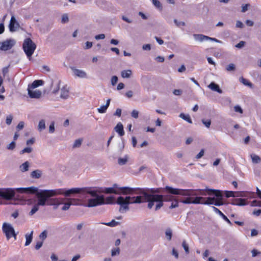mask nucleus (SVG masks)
Masks as SVG:
<instances>
[{
    "instance_id": "obj_1",
    "label": "nucleus",
    "mask_w": 261,
    "mask_h": 261,
    "mask_svg": "<svg viewBox=\"0 0 261 261\" xmlns=\"http://www.w3.org/2000/svg\"><path fill=\"white\" fill-rule=\"evenodd\" d=\"M106 193H114L119 194L122 193L124 195L137 194L139 195L136 197L126 196L124 198L120 196L117 198V203L120 205L119 212L123 213L129 209L128 204L132 203H140L148 202V207L151 208L156 202L155 210H159L163 205V196L162 195L155 194L158 192V189L140 188H129L126 187H119L116 184H114L113 187L105 188L101 191Z\"/></svg>"
},
{
    "instance_id": "obj_2",
    "label": "nucleus",
    "mask_w": 261,
    "mask_h": 261,
    "mask_svg": "<svg viewBox=\"0 0 261 261\" xmlns=\"http://www.w3.org/2000/svg\"><path fill=\"white\" fill-rule=\"evenodd\" d=\"M20 193H30L36 194L38 198V202L33 205L29 214L34 215L39 210V206H44L45 205H51L56 204H59V200L56 199L50 198V197L55 196L57 194L61 193L62 190H41L38 191V188L34 187L28 188H20L16 189Z\"/></svg>"
},
{
    "instance_id": "obj_3",
    "label": "nucleus",
    "mask_w": 261,
    "mask_h": 261,
    "mask_svg": "<svg viewBox=\"0 0 261 261\" xmlns=\"http://www.w3.org/2000/svg\"><path fill=\"white\" fill-rule=\"evenodd\" d=\"M58 190H62L61 193L57 194V195L64 194L65 196H69L72 194L80 193L82 195L89 194L91 196L96 195V192L93 190L92 187H84V188H74L66 190L65 189H59Z\"/></svg>"
},
{
    "instance_id": "obj_4",
    "label": "nucleus",
    "mask_w": 261,
    "mask_h": 261,
    "mask_svg": "<svg viewBox=\"0 0 261 261\" xmlns=\"http://www.w3.org/2000/svg\"><path fill=\"white\" fill-rule=\"evenodd\" d=\"M165 189L169 193L182 196H197L204 195L201 190L181 189L166 186Z\"/></svg>"
},
{
    "instance_id": "obj_5",
    "label": "nucleus",
    "mask_w": 261,
    "mask_h": 261,
    "mask_svg": "<svg viewBox=\"0 0 261 261\" xmlns=\"http://www.w3.org/2000/svg\"><path fill=\"white\" fill-rule=\"evenodd\" d=\"M22 48L27 57L30 59L36 48V45L30 38L24 39Z\"/></svg>"
},
{
    "instance_id": "obj_6",
    "label": "nucleus",
    "mask_w": 261,
    "mask_h": 261,
    "mask_svg": "<svg viewBox=\"0 0 261 261\" xmlns=\"http://www.w3.org/2000/svg\"><path fill=\"white\" fill-rule=\"evenodd\" d=\"M208 192V194L211 195L213 193L216 197L215 198V201H214L213 204L216 206H220L224 204V202L223 201V194L222 191L218 190H213V189H207Z\"/></svg>"
},
{
    "instance_id": "obj_7",
    "label": "nucleus",
    "mask_w": 261,
    "mask_h": 261,
    "mask_svg": "<svg viewBox=\"0 0 261 261\" xmlns=\"http://www.w3.org/2000/svg\"><path fill=\"white\" fill-rule=\"evenodd\" d=\"M93 190L96 192V195L92 196L93 197H95V198L89 199L88 201L87 206L88 207H93L97 205H101L105 203L104 198L103 196L101 195H98L97 193L98 192H100L99 191H97L94 189Z\"/></svg>"
},
{
    "instance_id": "obj_8",
    "label": "nucleus",
    "mask_w": 261,
    "mask_h": 261,
    "mask_svg": "<svg viewBox=\"0 0 261 261\" xmlns=\"http://www.w3.org/2000/svg\"><path fill=\"white\" fill-rule=\"evenodd\" d=\"M2 230L3 232L5 234L7 240H9L12 237H13L15 240L16 239V234L11 224L4 223L2 226Z\"/></svg>"
},
{
    "instance_id": "obj_9",
    "label": "nucleus",
    "mask_w": 261,
    "mask_h": 261,
    "mask_svg": "<svg viewBox=\"0 0 261 261\" xmlns=\"http://www.w3.org/2000/svg\"><path fill=\"white\" fill-rule=\"evenodd\" d=\"M15 195L14 190L11 188L1 189L0 188V197L6 199H12Z\"/></svg>"
},
{
    "instance_id": "obj_10",
    "label": "nucleus",
    "mask_w": 261,
    "mask_h": 261,
    "mask_svg": "<svg viewBox=\"0 0 261 261\" xmlns=\"http://www.w3.org/2000/svg\"><path fill=\"white\" fill-rule=\"evenodd\" d=\"M15 44V41L14 39H7L4 41L0 42V50L6 51L11 49Z\"/></svg>"
},
{
    "instance_id": "obj_11",
    "label": "nucleus",
    "mask_w": 261,
    "mask_h": 261,
    "mask_svg": "<svg viewBox=\"0 0 261 261\" xmlns=\"http://www.w3.org/2000/svg\"><path fill=\"white\" fill-rule=\"evenodd\" d=\"M129 166L127 168L128 172L133 174H137L146 168L144 166L141 164H128Z\"/></svg>"
},
{
    "instance_id": "obj_12",
    "label": "nucleus",
    "mask_w": 261,
    "mask_h": 261,
    "mask_svg": "<svg viewBox=\"0 0 261 261\" xmlns=\"http://www.w3.org/2000/svg\"><path fill=\"white\" fill-rule=\"evenodd\" d=\"M193 37L195 40L199 41L200 42H202L204 40L205 41H213L216 42L220 43L221 41L218 40L215 38H211L210 37L202 35V34H194Z\"/></svg>"
},
{
    "instance_id": "obj_13",
    "label": "nucleus",
    "mask_w": 261,
    "mask_h": 261,
    "mask_svg": "<svg viewBox=\"0 0 261 261\" xmlns=\"http://www.w3.org/2000/svg\"><path fill=\"white\" fill-rule=\"evenodd\" d=\"M20 27L19 23L14 16H12L9 24V30L11 32L16 31Z\"/></svg>"
},
{
    "instance_id": "obj_14",
    "label": "nucleus",
    "mask_w": 261,
    "mask_h": 261,
    "mask_svg": "<svg viewBox=\"0 0 261 261\" xmlns=\"http://www.w3.org/2000/svg\"><path fill=\"white\" fill-rule=\"evenodd\" d=\"M71 70L74 73V74L76 76H78L80 78H86L87 77V73L85 71L82 70H80L75 68V67H71Z\"/></svg>"
},
{
    "instance_id": "obj_15",
    "label": "nucleus",
    "mask_w": 261,
    "mask_h": 261,
    "mask_svg": "<svg viewBox=\"0 0 261 261\" xmlns=\"http://www.w3.org/2000/svg\"><path fill=\"white\" fill-rule=\"evenodd\" d=\"M30 88H28V94L31 98H38L41 95V92L39 90H32L30 89Z\"/></svg>"
},
{
    "instance_id": "obj_16",
    "label": "nucleus",
    "mask_w": 261,
    "mask_h": 261,
    "mask_svg": "<svg viewBox=\"0 0 261 261\" xmlns=\"http://www.w3.org/2000/svg\"><path fill=\"white\" fill-rule=\"evenodd\" d=\"M212 208L214 212H215L216 213L220 215L223 218V219L226 222H227L229 225H232V223L228 219V218L223 213H222L221 211H220L218 208L214 206H212Z\"/></svg>"
},
{
    "instance_id": "obj_17",
    "label": "nucleus",
    "mask_w": 261,
    "mask_h": 261,
    "mask_svg": "<svg viewBox=\"0 0 261 261\" xmlns=\"http://www.w3.org/2000/svg\"><path fill=\"white\" fill-rule=\"evenodd\" d=\"M231 203L233 205L243 206L247 204L246 200L242 198L234 199Z\"/></svg>"
},
{
    "instance_id": "obj_18",
    "label": "nucleus",
    "mask_w": 261,
    "mask_h": 261,
    "mask_svg": "<svg viewBox=\"0 0 261 261\" xmlns=\"http://www.w3.org/2000/svg\"><path fill=\"white\" fill-rule=\"evenodd\" d=\"M115 130L118 133L120 136H123L124 135V131L123 129V126L121 122L117 123L114 128Z\"/></svg>"
},
{
    "instance_id": "obj_19",
    "label": "nucleus",
    "mask_w": 261,
    "mask_h": 261,
    "mask_svg": "<svg viewBox=\"0 0 261 261\" xmlns=\"http://www.w3.org/2000/svg\"><path fill=\"white\" fill-rule=\"evenodd\" d=\"M69 96V88L67 87V85L64 86L61 89V92L60 97L63 99H67Z\"/></svg>"
},
{
    "instance_id": "obj_20",
    "label": "nucleus",
    "mask_w": 261,
    "mask_h": 261,
    "mask_svg": "<svg viewBox=\"0 0 261 261\" xmlns=\"http://www.w3.org/2000/svg\"><path fill=\"white\" fill-rule=\"evenodd\" d=\"M208 87L211 88L212 90L214 91H217L219 93H222V90L220 88L218 85L215 84L214 82L211 83L209 86Z\"/></svg>"
},
{
    "instance_id": "obj_21",
    "label": "nucleus",
    "mask_w": 261,
    "mask_h": 261,
    "mask_svg": "<svg viewBox=\"0 0 261 261\" xmlns=\"http://www.w3.org/2000/svg\"><path fill=\"white\" fill-rule=\"evenodd\" d=\"M44 82L42 80H38L34 81L29 87L32 89L36 88L43 84Z\"/></svg>"
},
{
    "instance_id": "obj_22",
    "label": "nucleus",
    "mask_w": 261,
    "mask_h": 261,
    "mask_svg": "<svg viewBox=\"0 0 261 261\" xmlns=\"http://www.w3.org/2000/svg\"><path fill=\"white\" fill-rule=\"evenodd\" d=\"M33 231H32L30 233H27L25 235L26 241L25 243V246H27L29 245L32 242V239H33Z\"/></svg>"
},
{
    "instance_id": "obj_23",
    "label": "nucleus",
    "mask_w": 261,
    "mask_h": 261,
    "mask_svg": "<svg viewBox=\"0 0 261 261\" xmlns=\"http://www.w3.org/2000/svg\"><path fill=\"white\" fill-rule=\"evenodd\" d=\"M239 81L241 83H242L243 84H244L245 86H247L250 88H253V84L249 82L248 80L245 79L243 76L240 77Z\"/></svg>"
},
{
    "instance_id": "obj_24",
    "label": "nucleus",
    "mask_w": 261,
    "mask_h": 261,
    "mask_svg": "<svg viewBox=\"0 0 261 261\" xmlns=\"http://www.w3.org/2000/svg\"><path fill=\"white\" fill-rule=\"evenodd\" d=\"M249 193L247 192H234V197H248L249 196Z\"/></svg>"
},
{
    "instance_id": "obj_25",
    "label": "nucleus",
    "mask_w": 261,
    "mask_h": 261,
    "mask_svg": "<svg viewBox=\"0 0 261 261\" xmlns=\"http://www.w3.org/2000/svg\"><path fill=\"white\" fill-rule=\"evenodd\" d=\"M132 74L131 70H124L121 71V75L123 78H129Z\"/></svg>"
},
{
    "instance_id": "obj_26",
    "label": "nucleus",
    "mask_w": 261,
    "mask_h": 261,
    "mask_svg": "<svg viewBox=\"0 0 261 261\" xmlns=\"http://www.w3.org/2000/svg\"><path fill=\"white\" fill-rule=\"evenodd\" d=\"M204 200V198L202 197H193L192 203L193 204H202Z\"/></svg>"
},
{
    "instance_id": "obj_27",
    "label": "nucleus",
    "mask_w": 261,
    "mask_h": 261,
    "mask_svg": "<svg viewBox=\"0 0 261 261\" xmlns=\"http://www.w3.org/2000/svg\"><path fill=\"white\" fill-rule=\"evenodd\" d=\"M215 201V197H207L206 199L204 198V200L202 202V204H213Z\"/></svg>"
},
{
    "instance_id": "obj_28",
    "label": "nucleus",
    "mask_w": 261,
    "mask_h": 261,
    "mask_svg": "<svg viewBox=\"0 0 261 261\" xmlns=\"http://www.w3.org/2000/svg\"><path fill=\"white\" fill-rule=\"evenodd\" d=\"M179 117H180L181 118L183 119L184 120H185V121H187L190 123H192V121L190 118V116L188 114L186 115L184 113H181L179 115Z\"/></svg>"
},
{
    "instance_id": "obj_29",
    "label": "nucleus",
    "mask_w": 261,
    "mask_h": 261,
    "mask_svg": "<svg viewBox=\"0 0 261 261\" xmlns=\"http://www.w3.org/2000/svg\"><path fill=\"white\" fill-rule=\"evenodd\" d=\"M45 128V122L44 120L42 119L39 122L38 129L39 132H41Z\"/></svg>"
},
{
    "instance_id": "obj_30",
    "label": "nucleus",
    "mask_w": 261,
    "mask_h": 261,
    "mask_svg": "<svg viewBox=\"0 0 261 261\" xmlns=\"http://www.w3.org/2000/svg\"><path fill=\"white\" fill-rule=\"evenodd\" d=\"M41 171L39 170H36L31 173V176L33 178H38L40 177Z\"/></svg>"
},
{
    "instance_id": "obj_31",
    "label": "nucleus",
    "mask_w": 261,
    "mask_h": 261,
    "mask_svg": "<svg viewBox=\"0 0 261 261\" xmlns=\"http://www.w3.org/2000/svg\"><path fill=\"white\" fill-rule=\"evenodd\" d=\"M102 224H105L107 226L110 227H114L118 225L119 223L118 222L114 220H112L111 222L108 223H102Z\"/></svg>"
},
{
    "instance_id": "obj_32",
    "label": "nucleus",
    "mask_w": 261,
    "mask_h": 261,
    "mask_svg": "<svg viewBox=\"0 0 261 261\" xmlns=\"http://www.w3.org/2000/svg\"><path fill=\"white\" fill-rule=\"evenodd\" d=\"M251 158L253 163H258L260 161V158L256 154H251Z\"/></svg>"
},
{
    "instance_id": "obj_33",
    "label": "nucleus",
    "mask_w": 261,
    "mask_h": 261,
    "mask_svg": "<svg viewBox=\"0 0 261 261\" xmlns=\"http://www.w3.org/2000/svg\"><path fill=\"white\" fill-rule=\"evenodd\" d=\"M166 237L168 241L171 240L172 236V232L171 229L168 228L167 229L165 232Z\"/></svg>"
},
{
    "instance_id": "obj_34",
    "label": "nucleus",
    "mask_w": 261,
    "mask_h": 261,
    "mask_svg": "<svg viewBox=\"0 0 261 261\" xmlns=\"http://www.w3.org/2000/svg\"><path fill=\"white\" fill-rule=\"evenodd\" d=\"M69 21L68 15L67 13L63 14L62 16L61 22L63 23H67Z\"/></svg>"
},
{
    "instance_id": "obj_35",
    "label": "nucleus",
    "mask_w": 261,
    "mask_h": 261,
    "mask_svg": "<svg viewBox=\"0 0 261 261\" xmlns=\"http://www.w3.org/2000/svg\"><path fill=\"white\" fill-rule=\"evenodd\" d=\"M193 197H187L185 199L181 200V202L184 204H191L192 203Z\"/></svg>"
},
{
    "instance_id": "obj_36",
    "label": "nucleus",
    "mask_w": 261,
    "mask_h": 261,
    "mask_svg": "<svg viewBox=\"0 0 261 261\" xmlns=\"http://www.w3.org/2000/svg\"><path fill=\"white\" fill-rule=\"evenodd\" d=\"M251 206H259L261 207V201L254 200L251 203Z\"/></svg>"
},
{
    "instance_id": "obj_37",
    "label": "nucleus",
    "mask_w": 261,
    "mask_h": 261,
    "mask_svg": "<svg viewBox=\"0 0 261 261\" xmlns=\"http://www.w3.org/2000/svg\"><path fill=\"white\" fill-rule=\"evenodd\" d=\"M152 2L156 8H157L158 9H162V4L159 1L152 0Z\"/></svg>"
},
{
    "instance_id": "obj_38",
    "label": "nucleus",
    "mask_w": 261,
    "mask_h": 261,
    "mask_svg": "<svg viewBox=\"0 0 261 261\" xmlns=\"http://www.w3.org/2000/svg\"><path fill=\"white\" fill-rule=\"evenodd\" d=\"M29 164H21L19 166V169L22 172H25L29 170Z\"/></svg>"
},
{
    "instance_id": "obj_39",
    "label": "nucleus",
    "mask_w": 261,
    "mask_h": 261,
    "mask_svg": "<svg viewBox=\"0 0 261 261\" xmlns=\"http://www.w3.org/2000/svg\"><path fill=\"white\" fill-rule=\"evenodd\" d=\"M108 108L105 106H101L100 108L97 109V111L99 113H105L106 112Z\"/></svg>"
},
{
    "instance_id": "obj_40",
    "label": "nucleus",
    "mask_w": 261,
    "mask_h": 261,
    "mask_svg": "<svg viewBox=\"0 0 261 261\" xmlns=\"http://www.w3.org/2000/svg\"><path fill=\"white\" fill-rule=\"evenodd\" d=\"M226 69L228 71H234L236 69V66L234 64L231 63L227 66Z\"/></svg>"
},
{
    "instance_id": "obj_41",
    "label": "nucleus",
    "mask_w": 261,
    "mask_h": 261,
    "mask_svg": "<svg viewBox=\"0 0 261 261\" xmlns=\"http://www.w3.org/2000/svg\"><path fill=\"white\" fill-rule=\"evenodd\" d=\"M82 142V139H79L76 140L73 145V148L79 147L81 145Z\"/></svg>"
},
{
    "instance_id": "obj_42",
    "label": "nucleus",
    "mask_w": 261,
    "mask_h": 261,
    "mask_svg": "<svg viewBox=\"0 0 261 261\" xmlns=\"http://www.w3.org/2000/svg\"><path fill=\"white\" fill-rule=\"evenodd\" d=\"M202 122L207 128H209L211 124V121L210 119H202Z\"/></svg>"
},
{
    "instance_id": "obj_43",
    "label": "nucleus",
    "mask_w": 261,
    "mask_h": 261,
    "mask_svg": "<svg viewBox=\"0 0 261 261\" xmlns=\"http://www.w3.org/2000/svg\"><path fill=\"white\" fill-rule=\"evenodd\" d=\"M13 119V116L12 115H9L7 116L6 119V123L7 125H9L11 124Z\"/></svg>"
},
{
    "instance_id": "obj_44",
    "label": "nucleus",
    "mask_w": 261,
    "mask_h": 261,
    "mask_svg": "<svg viewBox=\"0 0 261 261\" xmlns=\"http://www.w3.org/2000/svg\"><path fill=\"white\" fill-rule=\"evenodd\" d=\"M120 253V249L119 248H114L112 250L111 255L114 256L118 255Z\"/></svg>"
},
{
    "instance_id": "obj_45",
    "label": "nucleus",
    "mask_w": 261,
    "mask_h": 261,
    "mask_svg": "<svg viewBox=\"0 0 261 261\" xmlns=\"http://www.w3.org/2000/svg\"><path fill=\"white\" fill-rule=\"evenodd\" d=\"M72 204L71 201L64 203V206L62 207L63 211H66L69 208L70 206Z\"/></svg>"
},
{
    "instance_id": "obj_46",
    "label": "nucleus",
    "mask_w": 261,
    "mask_h": 261,
    "mask_svg": "<svg viewBox=\"0 0 261 261\" xmlns=\"http://www.w3.org/2000/svg\"><path fill=\"white\" fill-rule=\"evenodd\" d=\"M128 161V156L127 155H125L124 158L119 159L118 163H125Z\"/></svg>"
},
{
    "instance_id": "obj_47",
    "label": "nucleus",
    "mask_w": 261,
    "mask_h": 261,
    "mask_svg": "<svg viewBox=\"0 0 261 261\" xmlns=\"http://www.w3.org/2000/svg\"><path fill=\"white\" fill-rule=\"evenodd\" d=\"M32 150V148L30 147H27L24 148L20 151L21 154H23L24 153H30Z\"/></svg>"
},
{
    "instance_id": "obj_48",
    "label": "nucleus",
    "mask_w": 261,
    "mask_h": 261,
    "mask_svg": "<svg viewBox=\"0 0 261 261\" xmlns=\"http://www.w3.org/2000/svg\"><path fill=\"white\" fill-rule=\"evenodd\" d=\"M225 196L227 198L229 197H234V192L233 191H225Z\"/></svg>"
},
{
    "instance_id": "obj_49",
    "label": "nucleus",
    "mask_w": 261,
    "mask_h": 261,
    "mask_svg": "<svg viewBox=\"0 0 261 261\" xmlns=\"http://www.w3.org/2000/svg\"><path fill=\"white\" fill-rule=\"evenodd\" d=\"M118 77L117 76H116V75L113 76L112 77L111 80V84L113 86L115 85L118 82Z\"/></svg>"
},
{
    "instance_id": "obj_50",
    "label": "nucleus",
    "mask_w": 261,
    "mask_h": 261,
    "mask_svg": "<svg viewBox=\"0 0 261 261\" xmlns=\"http://www.w3.org/2000/svg\"><path fill=\"white\" fill-rule=\"evenodd\" d=\"M174 22L175 23V24H176V25L177 27H180L181 26H185V23L183 21H178L177 19H175L174 20Z\"/></svg>"
},
{
    "instance_id": "obj_51",
    "label": "nucleus",
    "mask_w": 261,
    "mask_h": 261,
    "mask_svg": "<svg viewBox=\"0 0 261 261\" xmlns=\"http://www.w3.org/2000/svg\"><path fill=\"white\" fill-rule=\"evenodd\" d=\"M234 110L235 112L240 113L241 114H242L243 112V109L239 105H237L234 107Z\"/></svg>"
},
{
    "instance_id": "obj_52",
    "label": "nucleus",
    "mask_w": 261,
    "mask_h": 261,
    "mask_svg": "<svg viewBox=\"0 0 261 261\" xmlns=\"http://www.w3.org/2000/svg\"><path fill=\"white\" fill-rule=\"evenodd\" d=\"M16 143L14 141L11 142L7 147V148L9 150H13L15 147Z\"/></svg>"
},
{
    "instance_id": "obj_53",
    "label": "nucleus",
    "mask_w": 261,
    "mask_h": 261,
    "mask_svg": "<svg viewBox=\"0 0 261 261\" xmlns=\"http://www.w3.org/2000/svg\"><path fill=\"white\" fill-rule=\"evenodd\" d=\"M182 247H184L185 250V252H186V253H189V247H188V244L186 243V241H184L182 242Z\"/></svg>"
},
{
    "instance_id": "obj_54",
    "label": "nucleus",
    "mask_w": 261,
    "mask_h": 261,
    "mask_svg": "<svg viewBox=\"0 0 261 261\" xmlns=\"http://www.w3.org/2000/svg\"><path fill=\"white\" fill-rule=\"evenodd\" d=\"M60 83V81H58L57 82V83H56V87L53 89V93H54V94H56L58 92L59 88H60V87H59Z\"/></svg>"
},
{
    "instance_id": "obj_55",
    "label": "nucleus",
    "mask_w": 261,
    "mask_h": 261,
    "mask_svg": "<svg viewBox=\"0 0 261 261\" xmlns=\"http://www.w3.org/2000/svg\"><path fill=\"white\" fill-rule=\"evenodd\" d=\"M55 122H51L49 127V132L50 133H53L55 131Z\"/></svg>"
},
{
    "instance_id": "obj_56",
    "label": "nucleus",
    "mask_w": 261,
    "mask_h": 261,
    "mask_svg": "<svg viewBox=\"0 0 261 261\" xmlns=\"http://www.w3.org/2000/svg\"><path fill=\"white\" fill-rule=\"evenodd\" d=\"M46 237H47V233L45 230L42 232L39 235V238L42 240V241H43L44 239H45L46 238Z\"/></svg>"
},
{
    "instance_id": "obj_57",
    "label": "nucleus",
    "mask_w": 261,
    "mask_h": 261,
    "mask_svg": "<svg viewBox=\"0 0 261 261\" xmlns=\"http://www.w3.org/2000/svg\"><path fill=\"white\" fill-rule=\"evenodd\" d=\"M138 115L139 112L136 110H134L131 113L132 117L136 119L138 118Z\"/></svg>"
},
{
    "instance_id": "obj_58",
    "label": "nucleus",
    "mask_w": 261,
    "mask_h": 261,
    "mask_svg": "<svg viewBox=\"0 0 261 261\" xmlns=\"http://www.w3.org/2000/svg\"><path fill=\"white\" fill-rule=\"evenodd\" d=\"M236 27L238 28L242 29L244 27V25L242 22L240 20H238L236 22Z\"/></svg>"
},
{
    "instance_id": "obj_59",
    "label": "nucleus",
    "mask_w": 261,
    "mask_h": 261,
    "mask_svg": "<svg viewBox=\"0 0 261 261\" xmlns=\"http://www.w3.org/2000/svg\"><path fill=\"white\" fill-rule=\"evenodd\" d=\"M245 44V41H241L239 42V43H238V44H237L236 45V47L238 48H241L244 46Z\"/></svg>"
},
{
    "instance_id": "obj_60",
    "label": "nucleus",
    "mask_w": 261,
    "mask_h": 261,
    "mask_svg": "<svg viewBox=\"0 0 261 261\" xmlns=\"http://www.w3.org/2000/svg\"><path fill=\"white\" fill-rule=\"evenodd\" d=\"M178 206V202L177 200H175L174 201H173L170 206V208H175Z\"/></svg>"
},
{
    "instance_id": "obj_61",
    "label": "nucleus",
    "mask_w": 261,
    "mask_h": 261,
    "mask_svg": "<svg viewBox=\"0 0 261 261\" xmlns=\"http://www.w3.org/2000/svg\"><path fill=\"white\" fill-rule=\"evenodd\" d=\"M114 198L112 196L108 197L106 199V203L110 204L114 202Z\"/></svg>"
},
{
    "instance_id": "obj_62",
    "label": "nucleus",
    "mask_w": 261,
    "mask_h": 261,
    "mask_svg": "<svg viewBox=\"0 0 261 261\" xmlns=\"http://www.w3.org/2000/svg\"><path fill=\"white\" fill-rule=\"evenodd\" d=\"M24 123L23 121H20L18 124L16 128L18 130H21L24 127Z\"/></svg>"
},
{
    "instance_id": "obj_63",
    "label": "nucleus",
    "mask_w": 261,
    "mask_h": 261,
    "mask_svg": "<svg viewBox=\"0 0 261 261\" xmlns=\"http://www.w3.org/2000/svg\"><path fill=\"white\" fill-rule=\"evenodd\" d=\"M43 241H38L36 243L35 248L36 250L39 249L43 245Z\"/></svg>"
},
{
    "instance_id": "obj_64",
    "label": "nucleus",
    "mask_w": 261,
    "mask_h": 261,
    "mask_svg": "<svg viewBox=\"0 0 261 261\" xmlns=\"http://www.w3.org/2000/svg\"><path fill=\"white\" fill-rule=\"evenodd\" d=\"M252 257H255L258 254H261L260 252L258 251L257 250L254 249L251 251Z\"/></svg>"
}]
</instances>
